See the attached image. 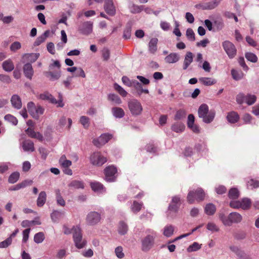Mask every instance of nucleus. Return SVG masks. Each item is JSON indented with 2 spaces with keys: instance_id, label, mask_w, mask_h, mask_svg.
<instances>
[{
  "instance_id": "f257e3e1",
  "label": "nucleus",
  "mask_w": 259,
  "mask_h": 259,
  "mask_svg": "<svg viewBox=\"0 0 259 259\" xmlns=\"http://www.w3.org/2000/svg\"><path fill=\"white\" fill-rule=\"evenodd\" d=\"M198 114L203 122L208 124L213 120L215 112L213 110H209L208 106L206 104H202L198 109Z\"/></svg>"
},
{
  "instance_id": "f03ea898",
  "label": "nucleus",
  "mask_w": 259,
  "mask_h": 259,
  "mask_svg": "<svg viewBox=\"0 0 259 259\" xmlns=\"http://www.w3.org/2000/svg\"><path fill=\"white\" fill-rule=\"evenodd\" d=\"M220 220L225 226H231L233 224H239L242 221V216L238 212H232L226 215L224 213L219 214Z\"/></svg>"
},
{
  "instance_id": "7ed1b4c3",
  "label": "nucleus",
  "mask_w": 259,
  "mask_h": 259,
  "mask_svg": "<svg viewBox=\"0 0 259 259\" xmlns=\"http://www.w3.org/2000/svg\"><path fill=\"white\" fill-rule=\"evenodd\" d=\"M141 239V250L144 252H148L154 245L156 233L153 231Z\"/></svg>"
},
{
  "instance_id": "20e7f679",
  "label": "nucleus",
  "mask_w": 259,
  "mask_h": 259,
  "mask_svg": "<svg viewBox=\"0 0 259 259\" xmlns=\"http://www.w3.org/2000/svg\"><path fill=\"white\" fill-rule=\"evenodd\" d=\"M205 194L201 188H198L195 190L189 191L187 195V201L190 204H192L195 200L198 202L204 200Z\"/></svg>"
},
{
  "instance_id": "39448f33",
  "label": "nucleus",
  "mask_w": 259,
  "mask_h": 259,
  "mask_svg": "<svg viewBox=\"0 0 259 259\" xmlns=\"http://www.w3.org/2000/svg\"><path fill=\"white\" fill-rule=\"evenodd\" d=\"M73 238L75 246L81 249L85 247L87 242L82 239L81 229L78 226H73Z\"/></svg>"
},
{
  "instance_id": "423d86ee",
  "label": "nucleus",
  "mask_w": 259,
  "mask_h": 259,
  "mask_svg": "<svg viewBox=\"0 0 259 259\" xmlns=\"http://www.w3.org/2000/svg\"><path fill=\"white\" fill-rule=\"evenodd\" d=\"M236 100V102L239 104L245 103L248 105H251L255 102L256 97L251 94L245 95L242 93H240L237 95Z\"/></svg>"
},
{
  "instance_id": "0eeeda50",
  "label": "nucleus",
  "mask_w": 259,
  "mask_h": 259,
  "mask_svg": "<svg viewBox=\"0 0 259 259\" xmlns=\"http://www.w3.org/2000/svg\"><path fill=\"white\" fill-rule=\"evenodd\" d=\"M101 219L102 217L100 212L91 211L87 214L85 222L88 226H95L100 223Z\"/></svg>"
},
{
  "instance_id": "6e6552de",
  "label": "nucleus",
  "mask_w": 259,
  "mask_h": 259,
  "mask_svg": "<svg viewBox=\"0 0 259 259\" xmlns=\"http://www.w3.org/2000/svg\"><path fill=\"white\" fill-rule=\"evenodd\" d=\"M181 205V199L178 195L172 197L168 207L167 215L172 216L178 212Z\"/></svg>"
},
{
  "instance_id": "1a4fd4ad",
  "label": "nucleus",
  "mask_w": 259,
  "mask_h": 259,
  "mask_svg": "<svg viewBox=\"0 0 259 259\" xmlns=\"http://www.w3.org/2000/svg\"><path fill=\"white\" fill-rule=\"evenodd\" d=\"M117 168L113 166L110 165L106 167L104 169L105 180L107 182H115L117 178Z\"/></svg>"
},
{
  "instance_id": "9d476101",
  "label": "nucleus",
  "mask_w": 259,
  "mask_h": 259,
  "mask_svg": "<svg viewBox=\"0 0 259 259\" xmlns=\"http://www.w3.org/2000/svg\"><path fill=\"white\" fill-rule=\"evenodd\" d=\"M90 160L91 163L93 165L100 166L107 161V159L102 155L100 152H96L91 155Z\"/></svg>"
},
{
  "instance_id": "9b49d317",
  "label": "nucleus",
  "mask_w": 259,
  "mask_h": 259,
  "mask_svg": "<svg viewBox=\"0 0 259 259\" xmlns=\"http://www.w3.org/2000/svg\"><path fill=\"white\" fill-rule=\"evenodd\" d=\"M128 108L133 115L137 116L140 115L143 108L141 103L136 99H133L128 103Z\"/></svg>"
},
{
  "instance_id": "f8f14e48",
  "label": "nucleus",
  "mask_w": 259,
  "mask_h": 259,
  "mask_svg": "<svg viewBox=\"0 0 259 259\" xmlns=\"http://www.w3.org/2000/svg\"><path fill=\"white\" fill-rule=\"evenodd\" d=\"M223 48L230 59L235 57L237 53V50L234 45L229 40H225L222 43Z\"/></svg>"
},
{
  "instance_id": "ddd939ff",
  "label": "nucleus",
  "mask_w": 259,
  "mask_h": 259,
  "mask_svg": "<svg viewBox=\"0 0 259 259\" xmlns=\"http://www.w3.org/2000/svg\"><path fill=\"white\" fill-rule=\"evenodd\" d=\"M93 23L86 21L81 23L78 27V31L82 34L89 35L93 31Z\"/></svg>"
},
{
  "instance_id": "4468645a",
  "label": "nucleus",
  "mask_w": 259,
  "mask_h": 259,
  "mask_svg": "<svg viewBox=\"0 0 259 259\" xmlns=\"http://www.w3.org/2000/svg\"><path fill=\"white\" fill-rule=\"evenodd\" d=\"M112 138V135L109 134L101 135L98 139H94L93 144L97 147H100L107 143Z\"/></svg>"
},
{
  "instance_id": "2eb2a0df",
  "label": "nucleus",
  "mask_w": 259,
  "mask_h": 259,
  "mask_svg": "<svg viewBox=\"0 0 259 259\" xmlns=\"http://www.w3.org/2000/svg\"><path fill=\"white\" fill-rule=\"evenodd\" d=\"M104 9L106 13L110 16H114L116 14V9L112 0L105 1Z\"/></svg>"
},
{
  "instance_id": "dca6fc26",
  "label": "nucleus",
  "mask_w": 259,
  "mask_h": 259,
  "mask_svg": "<svg viewBox=\"0 0 259 259\" xmlns=\"http://www.w3.org/2000/svg\"><path fill=\"white\" fill-rule=\"evenodd\" d=\"M93 191L97 193H103L106 191L104 186L100 182L94 181L90 183Z\"/></svg>"
},
{
  "instance_id": "f3484780",
  "label": "nucleus",
  "mask_w": 259,
  "mask_h": 259,
  "mask_svg": "<svg viewBox=\"0 0 259 259\" xmlns=\"http://www.w3.org/2000/svg\"><path fill=\"white\" fill-rule=\"evenodd\" d=\"M23 70L25 76L31 80L34 73L31 64L30 63H25L23 66Z\"/></svg>"
},
{
  "instance_id": "a211bd4d",
  "label": "nucleus",
  "mask_w": 259,
  "mask_h": 259,
  "mask_svg": "<svg viewBox=\"0 0 259 259\" xmlns=\"http://www.w3.org/2000/svg\"><path fill=\"white\" fill-rule=\"evenodd\" d=\"M46 77L50 78V80L54 81L58 80L61 77V72L60 70H57L55 71L50 70L45 73Z\"/></svg>"
},
{
  "instance_id": "6ab92c4d",
  "label": "nucleus",
  "mask_w": 259,
  "mask_h": 259,
  "mask_svg": "<svg viewBox=\"0 0 259 259\" xmlns=\"http://www.w3.org/2000/svg\"><path fill=\"white\" fill-rule=\"evenodd\" d=\"M12 106L17 109H20L22 107V101L20 97L17 95H13L11 99Z\"/></svg>"
},
{
  "instance_id": "aec40b11",
  "label": "nucleus",
  "mask_w": 259,
  "mask_h": 259,
  "mask_svg": "<svg viewBox=\"0 0 259 259\" xmlns=\"http://www.w3.org/2000/svg\"><path fill=\"white\" fill-rule=\"evenodd\" d=\"M39 56V53L26 54L23 55V59L31 64L36 61Z\"/></svg>"
},
{
  "instance_id": "412c9836",
  "label": "nucleus",
  "mask_w": 259,
  "mask_h": 259,
  "mask_svg": "<svg viewBox=\"0 0 259 259\" xmlns=\"http://www.w3.org/2000/svg\"><path fill=\"white\" fill-rule=\"evenodd\" d=\"M39 98L42 100L47 101L52 104H57V100L48 92H45L40 94Z\"/></svg>"
},
{
  "instance_id": "4be33fe9",
  "label": "nucleus",
  "mask_w": 259,
  "mask_h": 259,
  "mask_svg": "<svg viewBox=\"0 0 259 259\" xmlns=\"http://www.w3.org/2000/svg\"><path fill=\"white\" fill-rule=\"evenodd\" d=\"M180 59L179 55L176 53H171L165 57L164 60L167 63H175Z\"/></svg>"
},
{
  "instance_id": "5701e85b",
  "label": "nucleus",
  "mask_w": 259,
  "mask_h": 259,
  "mask_svg": "<svg viewBox=\"0 0 259 259\" xmlns=\"http://www.w3.org/2000/svg\"><path fill=\"white\" fill-rule=\"evenodd\" d=\"M22 147L25 152H33L34 150V144L30 140H26L23 142Z\"/></svg>"
},
{
  "instance_id": "b1692460",
  "label": "nucleus",
  "mask_w": 259,
  "mask_h": 259,
  "mask_svg": "<svg viewBox=\"0 0 259 259\" xmlns=\"http://www.w3.org/2000/svg\"><path fill=\"white\" fill-rule=\"evenodd\" d=\"M221 0H213L211 2L205 3L202 6L203 10H212L218 6Z\"/></svg>"
},
{
  "instance_id": "393cba45",
  "label": "nucleus",
  "mask_w": 259,
  "mask_h": 259,
  "mask_svg": "<svg viewBox=\"0 0 259 259\" xmlns=\"http://www.w3.org/2000/svg\"><path fill=\"white\" fill-rule=\"evenodd\" d=\"M111 112L113 116L116 118H121L125 115L124 110L120 107H115L112 108Z\"/></svg>"
},
{
  "instance_id": "a878e982",
  "label": "nucleus",
  "mask_w": 259,
  "mask_h": 259,
  "mask_svg": "<svg viewBox=\"0 0 259 259\" xmlns=\"http://www.w3.org/2000/svg\"><path fill=\"white\" fill-rule=\"evenodd\" d=\"M68 186L74 189H83L84 188V183L82 181L74 180L69 184Z\"/></svg>"
},
{
  "instance_id": "bb28decb",
  "label": "nucleus",
  "mask_w": 259,
  "mask_h": 259,
  "mask_svg": "<svg viewBox=\"0 0 259 259\" xmlns=\"http://www.w3.org/2000/svg\"><path fill=\"white\" fill-rule=\"evenodd\" d=\"M158 39L152 38L150 39L148 44V51L151 54H154L157 50Z\"/></svg>"
},
{
  "instance_id": "cd10ccee",
  "label": "nucleus",
  "mask_w": 259,
  "mask_h": 259,
  "mask_svg": "<svg viewBox=\"0 0 259 259\" xmlns=\"http://www.w3.org/2000/svg\"><path fill=\"white\" fill-rule=\"evenodd\" d=\"M193 54L190 52H187L185 56V59L183 63V68L184 70H186L190 65L193 61Z\"/></svg>"
},
{
  "instance_id": "c85d7f7f",
  "label": "nucleus",
  "mask_w": 259,
  "mask_h": 259,
  "mask_svg": "<svg viewBox=\"0 0 259 259\" xmlns=\"http://www.w3.org/2000/svg\"><path fill=\"white\" fill-rule=\"evenodd\" d=\"M47 200V194L46 192L41 191L37 199L36 203L37 205L39 207L42 206L46 203Z\"/></svg>"
},
{
  "instance_id": "c756f323",
  "label": "nucleus",
  "mask_w": 259,
  "mask_h": 259,
  "mask_svg": "<svg viewBox=\"0 0 259 259\" xmlns=\"http://www.w3.org/2000/svg\"><path fill=\"white\" fill-rule=\"evenodd\" d=\"M185 124L181 122H176L172 124L171 130L176 133H181L185 130Z\"/></svg>"
},
{
  "instance_id": "7c9ffc66",
  "label": "nucleus",
  "mask_w": 259,
  "mask_h": 259,
  "mask_svg": "<svg viewBox=\"0 0 259 259\" xmlns=\"http://www.w3.org/2000/svg\"><path fill=\"white\" fill-rule=\"evenodd\" d=\"M3 69L7 72H11L14 69V65L10 59L5 61L2 64Z\"/></svg>"
},
{
  "instance_id": "2f4dec72",
  "label": "nucleus",
  "mask_w": 259,
  "mask_h": 259,
  "mask_svg": "<svg viewBox=\"0 0 259 259\" xmlns=\"http://www.w3.org/2000/svg\"><path fill=\"white\" fill-rule=\"evenodd\" d=\"M200 82L206 86H210L214 84L217 80L211 77H201L199 78Z\"/></svg>"
},
{
  "instance_id": "473e14b6",
  "label": "nucleus",
  "mask_w": 259,
  "mask_h": 259,
  "mask_svg": "<svg viewBox=\"0 0 259 259\" xmlns=\"http://www.w3.org/2000/svg\"><path fill=\"white\" fill-rule=\"evenodd\" d=\"M143 205V204L142 202H138L137 201H134L131 206V211L134 213H137L141 210Z\"/></svg>"
},
{
  "instance_id": "72a5a7b5",
  "label": "nucleus",
  "mask_w": 259,
  "mask_h": 259,
  "mask_svg": "<svg viewBox=\"0 0 259 259\" xmlns=\"http://www.w3.org/2000/svg\"><path fill=\"white\" fill-rule=\"evenodd\" d=\"M227 119L229 122L234 123L238 121L239 116L236 112H231L228 114Z\"/></svg>"
},
{
  "instance_id": "f704fd0d",
  "label": "nucleus",
  "mask_w": 259,
  "mask_h": 259,
  "mask_svg": "<svg viewBox=\"0 0 259 259\" xmlns=\"http://www.w3.org/2000/svg\"><path fill=\"white\" fill-rule=\"evenodd\" d=\"M240 204L242 209H249L251 205V200L248 198H244L240 200Z\"/></svg>"
},
{
  "instance_id": "c9c22d12",
  "label": "nucleus",
  "mask_w": 259,
  "mask_h": 259,
  "mask_svg": "<svg viewBox=\"0 0 259 259\" xmlns=\"http://www.w3.org/2000/svg\"><path fill=\"white\" fill-rule=\"evenodd\" d=\"M107 97L108 100L112 102L113 104L119 105L122 102L119 97L115 94H109Z\"/></svg>"
},
{
  "instance_id": "e433bc0d",
  "label": "nucleus",
  "mask_w": 259,
  "mask_h": 259,
  "mask_svg": "<svg viewBox=\"0 0 259 259\" xmlns=\"http://www.w3.org/2000/svg\"><path fill=\"white\" fill-rule=\"evenodd\" d=\"M128 231V226L123 221H120L119 223L118 232V233L121 235L125 234Z\"/></svg>"
},
{
  "instance_id": "4c0bfd02",
  "label": "nucleus",
  "mask_w": 259,
  "mask_h": 259,
  "mask_svg": "<svg viewBox=\"0 0 259 259\" xmlns=\"http://www.w3.org/2000/svg\"><path fill=\"white\" fill-rule=\"evenodd\" d=\"M56 198L58 205L64 206L65 205V201L61 196L60 190L59 189H55Z\"/></svg>"
},
{
  "instance_id": "58836bf2",
  "label": "nucleus",
  "mask_w": 259,
  "mask_h": 259,
  "mask_svg": "<svg viewBox=\"0 0 259 259\" xmlns=\"http://www.w3.org/2000/svg\"><path fill=\"white\" fill-rule=\"evenodd\" d=\"M27 109L31 115V116L33 118L37 117V114H35V110L36 108V106L35 105L34 103L33 102H29L27 103Z\"/></svg>"
},
{
  "instance_id": "ea45409f",
  "label": "nucleus",
  "mask_w": 259,
  "mask_h": 259,
  "mask_svg": "<svg viewBox=\"0 0 259 259\" xmlns=\"http://www.w3.org/2000/svg\"><path fill=\"white\" fill-rule=\"evenodd\" d=\"M59 162L61 166L64 168L69 167L72 164V162L69 160L66 159L65 155H62L60 157Z\"/></svg>"
},
{
  "instance_id": "a19ab883",
  "label": "nucleus",
  "mask_w": 259,
  "mask_h": 259,
  "mask_svg": "<svg viewBox=\"0 0 259 259\" xmlns=\"http://www.w3.org/2000/svg\"><path fill=\"white\" fill-rule=\"evenodd\" d=\"M239 196V192L236 188H232L228 192V197L231 199H237Z\"/></svg>"
},
{
  "instance_id": "79ce46f5",
  "label": "nucleus",
  "mask_w": 259,
  "mask_h": 259,
  "mask_svg": "<svg viewBox=\"0 0 259 259\" xmlns=\"http://www.w3.org/2000/svg\"><path fill=\"white\" fill-rule=\"evenodd\" d=\"M204 210L207 215H212L216 211V207L212 203H208L206 205Z\"/></svg>"
},
{
  "instance_id": "37998d69",
  "label": "nucleus",
  "mask_w": 259,
  "mask_h": 259,
  "mask_svg": "<svg viewBox=\"0 0 259 259\" xmlns=\"http://www.w3.org/2000/svg\"><path fill=\"white\" fill-rule=\"evenodd\" d=\"M174 227L172 225H166L163 229V234L166 237H170L174 233Z\"/></svg>"
},
{
  "instance_id": "c03bdc74",
  "label": "nucleus",
  "mask_w": 259,
  "mask_h": 259,
  "mask_svg": "<svg viewBox=\"0 0 259 259\" xmlns=\"http://www.w3.org/2000/svg\"><path fill=\"white\" fill-rule=\"evenodd\" d=\"M130 12L133 14L139 13L144 9V6L137 5L135 4H132L130 7Z\"/></svg>"
},
{
  "instance_id": "a18cd8bd",
  "label": "nucleus",
  "mask_w": 259,
  "mask_h": 259,
  "mask_svg": "<svg viewBox=\"0 0 259 259\" xmlns=\"http://www.w3.org/2000/svg\"><path fill=\"white\" fill-rule=\"evenodd\" d=\"M63 214L62 211L54 210L51 214V218L54 222H57Z\"/></svg>"
},
{
  "instance_id": "49530a36",
  "label": "nucleus",
  "mask_w": 259,
  "mask_h": 259,
  "mask_svg": "<svg viewBox=\"0 0 259 259\" xmlns=\"http://www.w3.org/2000/svg\"><path fill=\"white\" fill-rule=\"evenodd\" d=\"M20 174L18 171H15L12 173L9 177L8 182L10 184L16 183L19 179Z\"/></svg>"
},
{
  "instance_id": "de8ad7c7",
  "label": "nucleus",
  "mask_w": 259,
  "mask_h": 259,
  "mask_svg": "<svg viewBox=\"0 0 259 259\" xmlns=\"http://www.w3.org/2000/svg\"><path fill=\"white\" fill-rule=\"evenodd\" d=\"M103 60L107 61L110 57V51L107 47H104L101 51Z\"/></svg>"
},
{
  "instance_id": "09e8293b",
  "label": "nucleus",
  "mask_w": 259,
  "mask_h": 259,
  "mask_svg": "<svg viewBox=\"0 0 259 259\" xmlns=\"http://www.w3.org/2000/svg\"><path fill=\"white\" fill-rule=\"evenodd\" d=\"M113 87L115 90H116L122 97H125L127 96V93L126 91L117 83H114Z\"/></svg>"
},
{
  "instance_id": "8fccbe9b",
  "label": "nucleus",
  "mask_w": 259,
  "mask_h": 259,
  "mask_svg": "<svg viewBox=\"0 0 259 259\" xmlns=\"http://www.w3.org/2000/svg\"><path fill=\"white\" fill-rule=\"evenodd\" d=\"M201 247V244H199L198 242H194L191 245L189 246L187 249L188 252L196 251L200 249Z\"/></svg>"
},
{
  "instance_id": "3c124183",
  "label": "nucleus",
  "mask_w": 259,
  "mask_h": 259,
  "mask_svg": "<svg viewBox=\"0 0 259 259\" xmlns=\"http://www.w3.org/2000/svg\"><path fill=\"white\" fill-rule=\"evenodd\" d=\"M133 87L135 89L137 95L140 96L142 94L143 87L142 84L137 80H134Z\"/></svg>"
},
{
  "instance_id": "603ef678",
  "label": "nucleus",
  "mask_w": 259,
  "mask_h": 259,
  "mask_svg": "<svg viewBox=\"0 0 259 259\" xmlns=\"http://www.w3.org/2000/svg\"><path fill=\"white\" fill-rule=\"evenodd\" d=\"M247 186L248 188L250 189L256 188L259 187V181L251 179L247 182Z\"/></svg>"
},
{
  "instance_id": "864d4df0",
  "label": "nucleus",
  "mask_w": 259,
  "mask_h": 259,
  "mask_svg": "<svg viewBox=\"0 0 259 259\" xmlns=\"http://www.w3.org/2000/svg\"><path fill=\"white\" fill-rule=\"evenodd\" d=\"M231 75L234 79L238 80L242 78L243 73L241 71H238L234 69L231 70Z\"/></svg>"
},
{
  "instance_id": "5fc2aeb1",
  "label": "nucleus",
  "mask_w": 259,
  "mask_h": 259,
  "mask_svg": "<svg viewBox=\"0 0 259 259\" xmlns=\"http://www.w3.org/2000/svg\"><path fill=\"white\" fill-rule=\"evenodd\" d=\"M186 112L184 109H180L176 112L175 116V120H181L185 118Z\"/></svg>"
},
{
  "instance_id": "6e6d98bb",
  "label": "nucleus",
  "mask_w": 259,
  "mask_h": 259,
  "mask_svg": "<svg viewBox=\"0 0 259 259\" xmlns=\"http://www.w3.org/2000/svg\"><path fill=\"white\" fill-rule=\"evenodd\" d=\"M13 165L10 162H2L0 163V173L3 174Z\"/></svg>"
},
{
  "instance_id": "4d7b16f0",
  "label": "nucleus",
  "mask_w": 259,
  "mask_h": 259,
  "mask_svg": "<svg viewBox=\"0 0 259 259\" xmlns=\"http://www.w3.org/2000/svg\"><path fill=\"white\" fill-rule=\"evenodd\" d=\"M45 239V235L42 232H38L34 235V241L38 244L41 243Z\"/></svg>"
},
{
  "instance_id": "13d9d810",
  "label": "nucleus",
  "mask_w": 259,
  "mask_h": 259,
  "mask_svg": "<svg viewBox=\"0 0 259 259\" xmlns=\"http://www.w3.org/2000/svg\"><path fill=\"white\" fill-rule=\"evenodd\" d=\"M245 58L247 60L253 63H255L257 61V56L253 53L247 52L245 55Z\"/></svg>"
},
{
  "instance_id": "bf43d9fd",
  "label": "nucleus",
  "mask_w": 259,
  "mask_h": 259,
  "mask_svg": "<svg viewBox=\"0 0 259 259\" xmlns=\"http://www.w3.org/2000/svg\"><path fill=\"white\" fill-rule=\"evenodd\" d=\"M4 118L6 120L12 123L13 125H16L18 123L17 119L11 114H7L5 116Z\"/></svg>"
},
{
  "instance_id": "052dcab7",
  "label": "nucleus",
  "mask_w": 259,
  "mask_h": 259,
  "mask_svg": "<svg viewBox=\"0 0 259 259\" xmlns=\"http://www.w3.org/2000/svg\"><path fill=\"white\" fill-rule=\"evenodd\" d=\"M146 149L148 152L155 153L157 151L158 148L153 143H149L146 146Z\"/></svg>"
},
{
  "instance_id": "680f3d73",
  "label": "nucleus",
  "mask_w": 259,
  "mask_h": 259,
  "mask_svg": "<svg viewBox=\"0 0 259 259\" xmlns=\"http://www.w3.org/2000/svg\"><path fill=\"white\" fill-rule=\"evenodd\" d=\"M80 122L84 128H87L90 125L89 118L87 116H82L80 118Z\"/></svg>"
},
{
  "instance_id": "e2e57ef3",
  "label": "nucleus",
  "mask_w": 259,
  "mask_h": 259,
  "mask_svg": "<svg viewBox=\"0 0 259 259\" xmlns=\"http://www.w3.org/2000/svg\"><path fill=\"white\" fill-rule=\"evenodd\" d=\"M55 68L57 70H60L61 64L58 60H53V62L49 65V69L50 70H53Z\"/></svg>"
},
{
  "instance_id": "0e129e2a",
  "label": "nucleus",
  "mask_w": 259,
  "mask_h": 259,
  "mask_svg": "<svg viewBox=\"0 0 259 259\" xmlns=\"http://www.w3.org/2000/svg\"><path fill=\"white\" fill-rule=\"evenodd\" d=\"M115 253L118 258H122L124 256L123 248L121 246H118L115 249Z\"/></svg>"
},
{
  "instance_id": "69168bd1",
  "label": "nucleus",
  "mask_w": 259,
  "mask_h": 259,
  "mask_svg": "<svg viewBox=\"0 0 259 259\" xmlns=\"http://www.w3.org/2000/svg\"><path fill=\"white\" fill-rule=\"evenodd\" d=\"M215 191L218 194L222 195L226 192L227 189L223 185H219L215 187Z\"/></svg>"
},
{
  "instance_id": "338daca9",
  "label": "nucleus",
  "mask_w": 259,
  "mask_h": 259,
  "mask_svg": "<svg viewBox=\"0 0 259 259\" xmlns=\"http://www.w3.org/2000/svg\"><path fill=\"white\" fill-rule=\"evenodd\" d=\"M186 36L190 41H194L195 39V33L191 28H188L187 29Z\"/></svg>"
},
{
  "instance_id": "774afa93",
  "label": "nucleus",
  "mask_w": 259,
  "mask_h": 259,
  "mask_svg": "<svg viewBox=\"0 0 259 259\" xmlns=\"http://www.w3.org/2000/svg\"><path fill=\"white\" fill-rule=\"evenodd\" d=\"M235 239L238 240H243L246 237V233L244 231H241L235 233L234 235Z\"/></svg>"
}]
</instances>
